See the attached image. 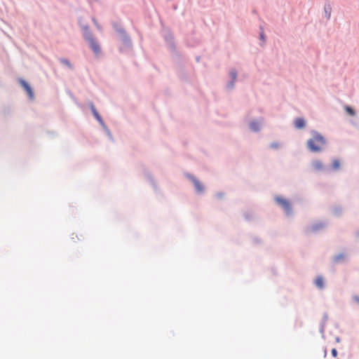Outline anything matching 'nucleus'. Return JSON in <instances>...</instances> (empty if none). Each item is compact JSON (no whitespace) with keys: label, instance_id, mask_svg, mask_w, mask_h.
Segmentation results:
<instances>
[{"label":"nucleus","instance_id":"obj_5","mask_svg":"<svg viewBox=\"0 0 359 359\" xmlns=\"http://www.w3.org/2000/svg\"><path fill=\"white\" fill-rule=\"evenodd\" d=\"M311 165L313 169L316 171H321L324 168L323 163L319 160H316L313 161Z\"/></svg>","mask_w":359,"mask_h":359},{"label":"nucleus","instance_id":"obj_1","mask_svg":"<svg viewBox=\"0 0 359 359\" xmlns=\"http://www.w3.org/2000/svg\"><path fill=\"white\" fill-rule=\"evenodd\" d=\"M325 144V138L317 132H313L312 138L307 141V147L313 152L320 151Z\"/></svg>","mask_w":359,"mask_h":359},{"label":"nucleus","instance_id":"obj_14","mask_svg":"<svg viewBox=\"0 0 359 359\" xmlns=\"http://www.w3.org/2000/svg\"><path fill=\"white\" fill-rule=\"evenodd\" d=\"M332 355L334 357H337V351L336 348H332Z\"/></svg>","mask_w":359,"mask_h":359},{"label":"nucleus","instance_id":"obj_9","mask_svg":"<svg viewBox=\"0 0 359 359\" xmlns=\"http://www.w3.org/2000/svg\"><path fill=\"white\" fill-rule=\"evenodd\" d=\"M92 110H93V114L95 116V117L96 118V119L100 121V123L102 122V118L101 116L99 115L98 112L96 111V109L93 107L92 108Z\"/></svg>","mask_w":359,"mask_h":359},{"label":"nucleus","instance_id":"obj_2","mask_svg":"<svg viewBox=\"0 0 359 359\" xmlns=\"http://www.w3.org/2000/svg\"><path fill=\"white\" fill-rule=\"evenodd\" d=\"M276 202L284 209L287 213H290L291 210V206L290 203L285 198L281 197H277L276 198Z\"/></svg>","mask_w":359,"mask_h":359},{"label":"nucleus","instance_id":"obj_3","mask_svg":"<svg viewBox=\"0 0 359 359\" xmlns=\"http://www.w3.org/2000/svg\"><path fill=\"white\" fill-rule=\"evenodd\" d=\"M20 83L24 88V89L26 90L29 97L31 99H32L34 97V93H33L32 88L29 86V85L25 80H22V79L20 80Z\"/></svg>","mask_w":359,"mask_h":359},{"label":"nucleus","instance_id":"obj_8","mask_svg":"<svg viewBox=\"0 0 359 359\" xmlns=\"http://www.w3.org/2000/svg\"><path fill=\"white\" fill-rule=\"evenodd\" d=\"M193 182L195 185L196 190L199 192H202L203 190V187L202 184L200 183V182L196 179H193Z\"/></svg>","mask_w":359,"mask_h":359},{"label":"nucleus","instance_id":"obj_11","mask_svg":"<svg viewBox=\"0 0 359 359\" xmlns=\"http://www.w3.org/2000/svg\"><path fill=\"white\" fill-rule=\"evenodd\" d=\"M345 110L349 115H351V116L355 115V111L351 107L346 106V107H345Z\"/></svg>","mask_w":359,"mask_h":359},{"label":"nucleus","instance_id":"obj_16","mask_svg":"<svg viewBox=\"0 0 359 359\" xmlns=\"http://www.w3.org/2000/svg\"><path fill=\"white\" fill-rule=\"evenodd\" d=\"M260 38H261L262 40H264V34H263V33H261V34H260Z\"/></svg>","mask_w":359,"mask_h":359},{"label":"nucleus","instance_id":"obj_4","mask_svg":"<svg viewBox=\"0 0 359 359\" xmlns=\"http://www.w3.org/2000/svg\"><path fill=\"white\" fill-rule=\"evenodd\" d=\"M89 43L91 49L93 50V52L98 55L100 53V48L99 44L95 41V40L93 38H90L89 39Z\"/></svg>","mask_w":359,"mask_h":359},{"label":"nucleus","instance_id":"obj_18","mask_svg":"<svg viewBox=\"0 0 359 359\" xmlns=\"http://www.w3.org/2000/svg\"><path fill=\"white\" fill-rule=\"evenodd\" d=\"M93 21L95 22V25L97 26V22L95 20H93Z\"/></svg>","mask_w":359,"mask_h":359},{"label":"nucleus","instance_id":"obj_15","mask_svg":"<svg viewBox=\"0 0 359 359\" xmlns=\"http://www.w3.org/2000/svg\"><path fill=\"white\" fill-rule=\"evenodd\" d=\"M231 77H232V79H233V80H234V79H236V72H232L231 73Z\"/></svg>","mask_w":359,"mask_h":359},{"label":"nucleus","instance_id":"obj_13","mask_svg":"<svg viewBox=\"0 0 359 359\" xmlns=\"http://www.w3.org/2000/svg\"><path fill=\"white\" fill-rule=\"evenodd\" d=\"M61 62H62L63 64H65V65H67V66H69V67H71V65H70V63H69V62L68 60H65V59H62V60H61Z\"/></svg>","mask_w":359,"mask_h":359},{"label":"nucleus","instance_id":"obj_6","mask_svg":"<svg viewBox=\"0 0 359 359\" xmlns=\"http://www.w3.org/2000/svg\"><path fill=\"white\" fill-rule=\"evenodd\" d=\"M306 122L302 118H297L294 121V126L297 129H302L305 127Z\"/></svg>","mask_w":359,"mask_h":359},{"label":"nucleus","instance_id":"obj_10","mask_svg":"<svg viewBox=\"0 0 359 359\" xmlns=\"http://www.w3.org/2000/svg\"><path fill=\"white\" fill-rule=\"evenodd\" d=\"M339 167H340V162H339V161L337 160V159L334 160L333 162H332V168H333V169L337 170V169L339 168Z\"/></svg>","mask_w":359,"mask_h":359},{"label":"nucleus","instance_id":"obj_12","mask_svg":"<svg viewBox=\"0 0 359 359\" xmlns=\"http://www.w3.org/2000/svg\"><path fill=\"white\" fill-rule=\"evenodd\" d=\"M250 128H251L253 130L257 131V130H258L259 129V124H258V123H252L250 124Z\"/></svg>","mask_w":359,"mask_h":359},{"label":"nucleus","instance_id":"obj_7","mask_svg":"<svg viewBox=\"0 0 359 359\" xmlns=\"http://www.w3.org/2000/svg\"><path fill=\"white\" fill-rule=\"evenodd\" d=\"M315 283H316V285L320 288V289H322L323 288V286H324V280L322 276H318L316 278V280H315Z\"/></svg>","mask_w":359,"mask_h":359},{"label":"nucleus","instance_id":"obj_17","mask_svg":"<svg viewBox=\"0 0 359 359\" xmlns=\"http://www.w3.org/2000/svg\"><path fill=\"white\" fill-rule=\"evenodd\" d=\"M355 300L359 303V297H355Z\"/></svg>","mask_w":359,"mask_h":359}]
</instances>
